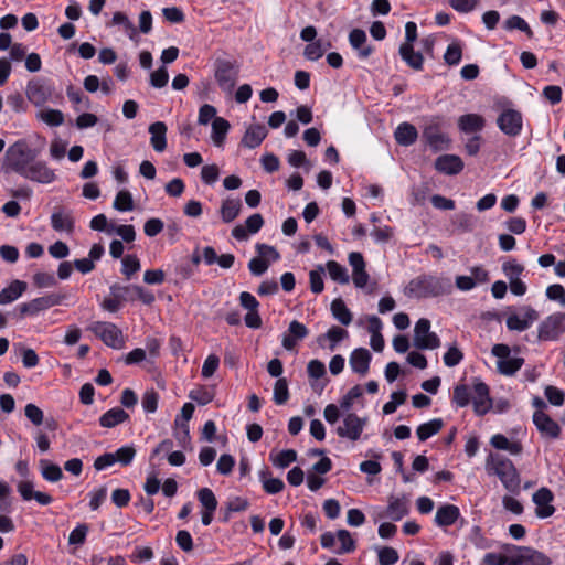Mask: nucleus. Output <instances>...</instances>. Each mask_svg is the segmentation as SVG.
<instances>
[{
    "label": "nucleus",
    "mask_w": 565,
    "mask_h": 565,
    "mask_svg": "<svg viewBox=\"0 0 565 565\" xmlns=\"http://www.w3.org/2000/svg\"><path fill=\"white\" fill-rule=\"evenodd\" d=\"M39 151L32 148L25 139H19L6 150L1 171L14 172L20 177L35 183H53L57 175L43 160H38Z\"/></svg>",
    "instance_id": "1"
},
{
    "label": "nucleus",
    "mask_w": 565,
    "mask_h": 565,
    "mask_svg": "<svg viewBox=\"0 0 565 565\" xmlns=\"http://www.w3.org/2000/svg\"><path fill=\"white\" fill-rule=\"evenodd\" d=\"M450 288L451 285L448 279L433 275H420L408 282L404 294L409 298H431L449 292Z\"/></svg>",
    "instance_id": "2"
},
{
    "label": "nucleus",
    "mask_w": 565,
    "mask_h": 565,
    "mask_svg": "<svg viewBox=\"0 0 565 565\" xmlns=\"http://www.w3.org/2000/svg\"><path fill=\"white\" fill-rule=\"evenodd\" d=\"M487 469L500 479L507 491L513 494L520 493V473L509 458L499 454H490L487 458Z\"/></svg>",
    "instance_id": "3"
},
{
    "label": "nucleus",
    "mask_w": 565,
    "mask_h": 565,
    "mask_svg": "<svg viewBox=\"0 0 565 565\" xmlns=\"http://www.w3.org/2000/svg\"><path fill=\"white\" fill-rule=\"evenodd\" d=\"M422 138L435 152L448 150L450 147V138L444 131V120L438 116L428 120L423 129Z\"/></svg>",
    "instance_id": "4"
},
{
    "label": "nucleus",
    "mask_w": 565,
    "mask_h": 565,
    "mask_svg": "<svg viewBox=\"0 0 565 565\" xmlns=\"http://www.w3.org/2000/svg\"><path fill=\"white\" fill-rule=\"evenodd\" d=\"M66 298L67 294L65 292H50L43 297H39L32 299L29 302L21 303L17 309L19 310L21 318L25 316H35L43 310L62 305Z\"/></svg>",
    "instance_id": "5"
},
{
    "label": "nucleus",
    "mask_w": 565,
    "mask_h": 565,
    "mask_svg": "<svg viewBox=\"0 0 565 565\" xmlns=\"http://www.w3.org/2000/svg\"><path fill=\"white\" fill-rule=\"evenodd\" d=\"M89 330L109 348L118 350L125 345L122 331L113 322L97 321Z\"/></svg>",
    "instance_id": "6"
},
{
    "label": "nucleus",
    "mask_w": 565,
    "mask_h": 565,
    "mask_svg": "<svg viewBox=\"0 0 565 565\" xmlns=\"http://www.w3.org/2000/svg\"><path fill=\"white\" fill-rule=\"evenodd\" d=\"M414 345L419 350H434L440 347V339L430 332V321L420 318L414 327Z\"/></svg>",
    "instance_id": "7"
},
{
    "label": "nucleus",
    "mask_w": 565,
    "mask_h": 565,
    "mask_svg": "<svg viewBox=\"0 0 565 565\" xmlns=\"http://www.w3.org/2000/svg\"><path fill=\"white\" fill-rule=\"evenodd\" d=\"M54 87L50 81L44 78H34L26 85V97L35 106H43L52 98Z\"/></svg>",
    "instance_id": "8"
},
{
    "label": "nucleus",
    "mask_w": 565,
    "mask_h": 565,
    "mask_svg": "<svg viewBox=\"0 0 565 565\" xmlns=\"http://www.w3.org/2000/svg\"><path fill=\"white\" fill-rule=\"evenodd\" d=\"M366 423V417H359L355 413H348L343 417V424L337 428V434L341 438L355 441L360 439Z\"/></svg>",
    "instance_id": "9"
},
{
    "label": "nucleus",
    "mask_w": 565,
    "mask_h": 565,
    "mask_svg": "<svg viewBox=\"0 0 565 565\" xmlns=\"http://www.w3.org/2000/svg\"><path fill=\"white\" fill-rule=\"evenodd\" d=\"M564 323V312H556L548 316L539 326V339L542 341L556 340L565 331Z\"/></svg>",
    "instance_id": "10"
},
{
    "label": "nucleus",
    "mask_w": 565,
    "mask_h": 565,
    "mask_svg": "<svg viewBox=\"0 0 565 565\" xmlns=\"http://www.w3.org/2000/svg\"><path fill=\"white\" fill-rule=\"evenodd\" d=\"M497 124L504 135L516 137L522 131V114L515 109H505L499 115Z\"/></svg>",
    "instance_id": "11"
},
{
    "label": "nucleus",
    "mask_w": 565,
    "mask_h": 565,
    "mask_svg": "<svg viewBox=\"0 0 565 565\" xmlns=\"http://www.w3.org/2000/svg\"><path fill=\"white\" fill-rule=\"evenodd\" d=\"M237 68L227 60H218L215 66V79L223 90H231L237 79Z\"/></svg>",
    "instance_id": "12"
},
{
    "label": "nucleus",
    "mask_w": 565,
    "mask_h": 565,
    "mask_svg": "<svg viewBox=\"0 0 565 565\" xmlns=\"http://www.w3.org/2000/svg\"><path fill=\"white\" fill-rule=\"evenodd\" d=\"M473 394L472 404L476 415H486L492 407L489 386L479 379H476L473 383Z\"/></svg>",
    "instance_id": "13"
},
{
    "label": "nucleus",
    "mask_w": 565,
    "mask_h": 565,
    "mask_svg": "<svg viewBox=\"0 0 565 565\" xmlns=\"http://www.w3.org/2000/svg\"><path fill=\"white\" fill-rule=\"evenodd\" d=\"M533 423L543 436L556 439L561 435V426L542 411L534 412Z\"/></svg>",
    "instance_id": "14"
},
{
    "label": "nucleus",
    "mask_w": 565,
    "mask_h": 565,
    "mask_svg": "<svg viewBox=\"0 0 565 565\" xmlns=\"http://www.w3.org/2000/svg\"><path fill=\"white\" fill-rule=\"evenodd\" d=\"M554 500L553 492L545 487L540 488L533 494V502L536 504L535 514L545 519L554 514L555 508L551 505V502Z\"/></svg>",
    "instance_id": "15"
},
{
    "label": "nucleus",
    "mask_w": 565,
    "mask_h": 565,
    "mask_svg": "<svg viewBox=\"0 0 565 565\" xmlns=\"http://www.w3.org/2000/svg\"><path fill=\"white\" fill-rule=\"evenodd\" d=\"M507 552L515 551L522 553L523 565H551V558L544 553L529 546L504 545Z\"/></svg>",
    "instance_id": "16"
},
{
    "label": "nucleus",
    "mask_w": 565,
    "mask_h": 565,
    "mask_svg": "<svg viewBox=\"0 0 565 565\" xmlns=\"http://www.w3.org/2000/svg\"><path fill=\"white\" fill-rule=\"evenodd\" d=\"M463 161L456 154H441L435 160V169L447 175H456L463 170Z\"/></svg>",
    "instance_id": "17"
},
{
    "label": "nucleus",
    "mask_w": 565,
    "mask_h": 565,
    "mask_svg": "<svg viewBox=\"0 0 565 565\" xmlns=\"http://www.w3.org/2000/svg\"><path fill=\"white\" fill-rule=\"evenodd\" d=\"M308 334L309 330L303 323L292 320L289 323L288 332L282 337L281 344L286 350L291 351L297 345V342L303 340Z\"/></svg>",
    "instance_id": "18"
},
{
    "label": "nucleus",
    "mask_w": 565,
    "mask_h": 565,
    "mask_svg": "<svg viewBox=\"0 0 565 565\" xmlns=\"http://www.w3.org/2000/svg\"><path fill=\"white\" fill-rule=\"evenodd\" d=\"M524 317L521 318L518 315L513 313L507 318V328L509 330L515 331H524L530 328V326L539 319V313L531 307L524 308Z\"/></svg>",
    "instance_id": "19"
},
{
    "label": "nucleus",
    "mask_w": 565,
    "mask_h": 565,
    "mask_svg": "<svg viewBox=\"0 0 565 565\" xmlns=\"http://www.w3.org/2000/svg\"><path fill=\"white\" fill-rule=\"evenodd\" d=\"M75 221L71 211L63 207H55L51 215V226L56 232L72 233L74 231Z\"/></svg>",
    "instance_id": "20"
},
{
    "label": "nucleus",
    "mask_w": 565,
    "mask_h": 565,
    "mask_svg": "<svg viewBox=\"0 0 565 565\" xmlns=\"http://www.w3.org/2000/svg\"><path fill=\"white\" fill-rule=\"evenodd\" d=\"M372 354L365 348L354 349L350 355V366L354 373L365 375L369 372Z\"/></svg>",
    "instance_id": "21"
},
{
    "label": "nucleus",
    "mask_w": 565,
    "mask_h": 565,
    "mask_svg": "<svg viewBox=\"0 0 565 565\" xmlns=\"http://www.w3.org/2000/svg\"><path fill=\"white\" fill-rule=\"evenodd\" d=\"M32 481H21L18 484V491L23 500H35L41 505H47L53 502V498L44 492L34 491Z\"/></svg>",
    "instance_id": "22"
},
{
    "label": "nucleus",
    "mask_w": 565,
    "mask_h": 565,
    "mask_svg": "<svg viewBox=\"0 0 565 565\" xmlns=\"http://www.w3.org/2000/svg\"><path fill=\"white\" fill-rule=\"evenodd\" d=\"M110 297H106L102 302V308L109 312H117L121 303L126 301L125 296L122 292H128V289L126 286H120L118 284H114L110 286Z\"/></svg>",
    "instance_id": "23"
},
{
    "label": "nucleus",
    "mask_w": 565,
    "mask_h": 565,
    "mask_svg": "<svg viewBox=\"0 0 565 565\" xmlns=\"http://www.w3.org/2000/svg\"><path fill=\"white\" fill-rule=\"evenodd\" d=\"M366 40V33L362 29H353L349 34V42L354 50L359 51L360 58H367L374 52V46L365 45Z\"/></svg>",
    "instance_id": "24"
},
{
    "label": "nucleus",
    "mask_w": 565,
    "mask_h": 565,
    "mask_svg": "<svg viewBox=\"0 0 565 565\" xmlns=\"http://www.w3.org/2000/svg\"><path fill=\"white\" fill-rule=\"evenodd\" d=\"M394 138L398 145L408 147L416 142L418 131L414 125L409 122H402L395 129Z\"/></svg>",
    "instance_id": "25"
},
{
    "label": "nucleus",
    "mask_w": 565,
    "mask_h": 565,
    "mask_svg": "<svg viewBox=\"0 0 565 565\" xmlns=\"http://www.w3.org/2000/svg\"><path fill=\"white\" fill-rule=\"evenodd\" d=\"M459 516L460 511L457 505L444 504L437 509L435 523L438 526H450L456 523Z\"/></svg>",
    "instance_id": "26"
},
{
    "label": "nucleus",
    "mask_w": 565,
    "mask_h": 565,
    "mask_svg": "<svg viewBox=\"0 0 565 565\" xmlns=\"http://www.w3.org/2000/svg\"><path fill=\"white\" fill-rule=\"evenodd\" d=\"M151 135L150 143L157 152H162L167 148V125L163 121H156L149 126Z\"/></svg>",
    "instance_id": "27"
},
{
    "label": "nucleus",
    "mask_w": 565,
    "mask_h": 565,
    "mask_svg": "<svg viewBox=\"0 0 565 565\" xmlns=\"http://www.w3.org/2000/svg\"><path fill=\"white\" fill-rule=\"evenodd\" d=\"M267 134L268 131L264 125H253L246 130L242 145L246 148L255 149L263 142Z\"/></svg>",
    "instance_id": "28"
},
{
    "label": "nucleus",
    "mask_w": 565,
    "mask_h": 565,
    "mask_svg": "<svg viewBox=\"0 0 565 565\" xmlns=\"http://www.w3.org/2000/svg\"><path fill=\"white\" fill-rule=\"evenodd\" d=\"M399 55L409 67L416 71L423 70L424 57L422 53L414 51V46L411 43H403L399 46Z\"/></svg>",
    "instance_id": "29"
},
{
    "label": "nucleus",
    "mask_w": 565,
    "mask_h": 565,
    "mask_svg": "<svg viewBox=\"0 0 565 565\" xmlns=\"http://www.w3.org/2000/svg\"><path fill=\"white\" fill-rule=\"evenodd\" d=\"M129 419V414L120 407H114L99 417V425L105 428H113Z\"/></svg>",
    "instance_id": "30"
},
{
    "label": "nucleus",
    "mask_w": 565,
    "mask_h": 565,
    "mask_svg": "<svg viewBox=\"0 0 565 565\" xmlns=\"http://www.w3.org/2000/svg\"><path fill=\"white\" fill-rule=\"evenodd\" d=\"M348 337V331L341 327L332 326L326 333L320 334L317 338V343L321 347H326V341L329 340V349L333 351L339 342Z\"/></svg>",
    "instance_id": "31"
},
{
    "label": "nucleus",
    "mask_w": 565,
    "mask_h": 565,
    "mask_svg": "<svg viewBox=\"0 0 565 565\" xmlns=\"http://www.w3.org/2000/svg\"><path fill=\"white\" fill-rule=\"evenodd\" d=\"M484 119L478 114H466L459 117L458 126L462 132H478L484 127Z\"/></svg>",
    "instance_id": "32"
},
{
    "label": "nucleus",
    "mask_w": 565,
    "mask_h": 565,
    "mask_svg": "<svg viewBox=\"0 0 565 565\" xmlns=\"http://www.w3.org/2000/svg\"><path fill=\"white\" fill-rule=\"evenodd\" d=\"M409 512L408 502L405 498L391 497L386 509V516L393 521H399Z\"/></svg>",
    "instance_id": "33"
},
{
    "label": "nucleus",
    "mask_w": 565,
    "mask_h": 565,
    "mask_svg": "<svg viewBox=\"0 0 565 565\" xmlns=\"http://www.w3.org/2000/svg\"><path fill=\"white\" fill-rule=\"evenodd\" d=\"M26 282L22 280H13L7 288L0 291V305H7L18 299L25 290Z\"/></svg>",
    "instance_id": "34"
},
{
    "label": "nucleus",
    "mask_w": 565,
    "mask_h": 565,
    "mask_svg": "<svg viewBox=\"0 0 565 565\" xmlns=\"http://www.w3.org/2000/svg\"><path fill=\"white\" fill-rule=\"evenodd\" d=\"M242 201L239 199H225L222 202L220 214L224 223L233 222L242 210Z\"/></svg>",
    "instance_id": "35"
},
{
    "label": "nucleus",
    "mask_w": 565,
    "mask_h": 565,
    "mask_svg": "<svg viewBox=\"0 0 565 565\" xmlns=\"http://www.w3.org/2000/svg\"><path fill=\"white\" fill-rule=\"evenodd\" d=\"M271 472L268 468H265L259 471V479L263 483V489L268 494H277L281 492L285 488V483L279 478H271Z\"/></svg>",
    "instance_id": "36"
},
{
    "label": "nucleus",
    "mask_w": 565,
    "mask_h": 565,
    "mask_svg": "<svg viewBox=\"0 0 565 565\" xmlns=\"http://www.w3.org/2000/svg\"><path fill=\"white\" fill-rule=\"evenodd\" d=\"M490 444L499 450H507L511 455H520L523 450L520 441H510L504 435L495 434L491 437Z\"/></svg>",
    "instance_id": "37"
},
{
    "label": "nucleus",
    "mask_w": 565,
    "mask_h": 565,
    "mask_svg": "<svg viewBox=\"0 0 565 565\" xmlns=\"http://www.w3.org/2000/svg\"><path fill=\"white\" fill-rule=\"evenodd\" d=\"M331 312L334 319H337L343 326H349L352 322V313L347 307L345 302L341 298H337L331 302Z\"/></svg>",
    "instance_id": "38"
},
{
    "label": "nucleus",
    "mask_w": 565,
    "mask_h": 565,
    "mask_svg": "<svg viewBox=\"0 0 565 565\" xmlns=\"http://www.w3.org/2000/svg\"><path fill=\"white\" fill-rule=\"evenodd\" d=\"M444 426L441 418H434L427 423H424L417 427L416 434L420 441H425L431 436L440 431Z\"/></svg>",
    "instance_id": "39"
},
{
    "label": "nucleus",
    "mask_w": 565,
    "mask_h": 565,
    "mask_svg": "<svg viewBox=\"0 0 565 565\" xmlns=\"http://www.w3.org/2000/svg\"><path fill=\"white\" fill-rule=\"evenodd\" d=\"M41 475L43 479L50 482H57L63 478V471L56 463L47 459L40 460Z\"/></svg>",
    "instance_id": "40"
},
{
    "label": "nucleus",
    "mask_w": 565,
    "mask_h": 565,
    "mask_svg": "<svg viewBox=\"0 0 565 565\" xmlns=\"http://www.w3.org/2000/svg\"><path fill=\"white\" fill-rule=\"evenodd\" d=\"M230 122L222 118L215 117L212 121V140L216 146H222L230 130Z\"/></svg>",
    "instance_id": "41"
},
{
    "label": "nucleus",
    "mask_w": 565,
    "mask_h": 565,
    "mask_svg": "<svg viewBox=\"0 0 565 565\" xmlns=\"http://www.w3.org/2000/svg\"><path fill=\"white\" fill-rule=\"evenodd\" d=\"M503 28L507 31L519 30V31L525 33V35L529 39H532L534 36V33H533L532 29L530 28L529 23L522 17L516 15V14L509 17L504 21Z\"/></svg>",
    "instance_id": "42"
},
{
    "label": "nucleus",
    "mask_w": 565,
    "mask_h": 565,
    "mask_svg": "<svg viewBox=\"0 0 565 565\" xmlns=\"http://www.w3.org/2000/svg\"><path fill=\"white\" fill-rule=\"evenodd\" d=\"M326 266L332 280L342 285L349 284L350 277L345 267L335 260H328Z\"/></svg>",
    "instance_id": "43"
},
{
    "label": "nucleus",
    "mask_w": 565,
    "mask_h": 565,
    "mask_svg": "<svg viewBox=\"0 0 565 565\" xmlns=\"http://www.w3.org/2000/svg\"><path fill=\"white\" fill-rule=\"evenodd\" d=\"M523 358H507L505 360L498 361V370L501 374L504 375H513L515 374L523 365Z\"/></svg>",
    "instance_id": "44"
},
{
    "label": "nucleus",
    "mask_w": 565,
    "mask_h": 565,
    "mask_svg": "<svg viewBox=\"0 0 565 565\" xmlns=\"http://www.w3.org/2000/svg\"><path fill=\"white\" fill-rule=\"evenodd\" d=\"M270 460L278 468H287L297 460V452L294 449H285L275 457L270 454Z\"/></svg>",
    "instance_id": "45"
},
{
    "label": "nucleus",
    "mask_w": 565,
    "mask_h": 565,
    "mask_svg": "<svg viewBox=\"0 0 565 565\" xmlns=\"http://www.w3.org/2000/svg\"><path fill=\"white\" fill-rule=\"evenodd\" d=\"M524 270V266L519 264L515 259H510L502 264V271L504 276L509 279V282L512 280L520 279Z\"/></svg>",
    "instance_id": "46"
},
{
    "label": "nucleus",
    "mask_w": 565,
    "mask_h": 565,
    "mask_svg": "<svg viewBox=\"0 0 565 565\" xmlns=\"http://www.w3.org/2000/svg\"><path fill=\"white\" fill-rule=\"evenodd\" d=\"M196 497L203 510H216L217 500L214 492L210 488H202L198 490Z\"/></svg>",
    "instance_id": "47"
},
{
    "label": "nucleus",
    "mask_w": 565,
    "mask_h": 565,
    "mask_svg": "<svg viewBox=\"0 0 565 565\" xmlns=\"http://www.w3.org/2000/svg\"><path fill=\"white\" fill-rule=\"evenodd\" d=\"M114 209L120 212H127L134 210V200L129 191H119L115 198Z\"/></svg>",
    "instance_id": "48"
},
{
    "label": "nucleus",
    "mask_w": 565,
    "mask_h": 565,
    "mask_svg": "<svg viewBox=\"0 0 565 565\" xmlns=\"http://www.w3.org/2000/svg\"><path fill=\"white\" fill-rule=\"evenodd\" d=\"M289 399V390L287 380L279 377L274 386V401L277 405H284Z\"/></svg>",
    "instance_id": "49"
},
{
    "label": "nucleus",
    "mask_w": 565,
    "mask_h": 565,
    "mask_svg": "<svg viewBox=\"0 0 565 565\" xmlns=\"http://www.w3.org/2000/svg\"><path fill=\"white\" fill-rule=\"evenodd\" d=\"M39 118L51 127H58L64 122V115L58 109H45L40 111Z\"/></svg>",
    "instance_id": "50"
},
{
    "label": "nucleus",
    "mask_w": 565,
    "mask_h": 565,
    "mask_svg": "<svg viewBox=\"0 0 565 565\" xmlns=\"http://www.w3.org/2000/svg\"><path fill=\"white\" fill-rule=\"evenodd\" d=\"M470 391L468 385L458 384L454 387L452 392V403H455L458 407H466L470 403Z\"/></svg>",
    "instance_id": "51"
},
{
    "label": "nucleus",
    "mask_w": 565,
    "mask_h": 565,
    "mask_svg": "<svg viewBox=\"0 0 565 565\" xmlns=\"http://www.w3.org/2000/svg\"><path fill=\"white\" fill-rule=\"evenodd\" d=\"M337 539L341 543L340 550L337 552L338 554L352 553L356 548V543L352 539L350 532L348 530H338Z\"/></svg>",
    "instance_id": "52"
},
{
    "label": "nucleus",
    "mask_w": 565,
    "mask_h": 565,
    "mask_svg": "<svg viewBox=\"0 0 565 565\" xmlns=\"http://www.w3.org/2000/svg\"><path fill=\"white\" fill-rule=\"evenodd\" d=\"M452 224L460 232H471L475 227V217L472 214L461 212L454 216Z\"/></svg>",
    "instance_id": "53"
},
{
    "label": "nucleus",
    "mask_w": 565,
    "mask_h": 565,
    "mask_svg": "<svg viewBox=\"0 0 565 565\" xmlns=\"http://www.w3.org/2000/svg\"><path fill=\"white\" fill-rule=\"evenodd\" d=\"M461 57H462L461 44L459 42H454V43L449 44L444 54L445 63L450 66H454V65L459 64V62L461 61Z\"/></svg>",
    "instance_id": "54"
},
{
    "label": "nucleus",
    "mask_w": 565,
    "mask_h": 565,
    "mask_svg": "<svg viewBox=\"0 0 565 565\" xmlns=\"http://www.w3.org/2000/svg\"><path fill=\"white\" fill-rule=\"evenodd\" d=\"M363 395V390L361 385H354L349 392L341 398L340 408L343 412H349L355 399L360 398Z\"/></svg>",
    "instance_id": "55"
},
{
    "label": "nucleus",
    "mask_w": 565,
    "mask_h": 565,
    "mask_svg": "<svg viewBox=\"0 0 565 565\" xmlns=\"http://www.w3.org/2000/svg\"><path fill=\"white\" fill-rule=\"evenodd\" d=\"M406 393L404 391L393 392L391 395V401L384 404L383 413L385 415H390L396 412L397 407L405 403Z\"/></svg>",
    "instance_id": "56"
},
{
    "label": "nucleus",
    "mask_w": 565,
    "mask_h": 565,
    "mask_svg": "<svg viewBox=\"0 0 565 565\" xmlns=\"http://www.w3.org/2000/svg\"><path fill=\"white\" fill-rule=\"evenodd\" d=\"M398 553L391 546H384L377 552V559L380 565H394L398 562Z\"/></svg>",
    "instance_id": "57"
},
{
    "label": "nucleus",
    "mask_w": 565,
    "mask_h": 565,
    "mask_svg": "<svg viewBox=\"0 0 565 565\" xmlns=\"http://www.w3.org/2000/svg\"><path fill=\"white\" fill-rule=\"evenodd\" d=\"M128 289V292H134L135 298L139 299L145 305H152L156 300L154 295L152 291L145 289L141 286L138 285H130L126 286Z\"/></svg>",
    "instance_id": "58"
},
{
    "label": "nucleus",
    "mask_w": 565,
    "mask_h": 565,
    "mask_svg": "<svg viewBox=\"0 0 565 565\" xmlns=\"http://www.w3.org/2000/svg\"><path fill=\"white\" fill-rule=\"evenodd\" d=\"M140 269V260L136 255H126L122 257L121 273L130 279V277Z\"/></svg>",
    "instance_id": "59"
},
{
    "label": "nucleus",
    "mask_w": 565,
    "mask_h": 565,
    "mask_svg": "<svg viewBox=\"0 0 565 565\" xmlns=\"http://www.w3.org/2000/svg\"><path fill=\"white\" fill-rule=\"evenodd\" d=\"M88 530H89V527H88L87 524H85V523L78 524L70 533L68 543L71 545H76V546L83 545L85 543V541H86V536H87Z\"/></svg>",
    "instance_id": "60"
},
{
    "label": "nucleus",
    "mask_w": 565,
    "mask_h": 565,
    "mask_svg": "<svg viewBox=\"0 0 565 565\" xmlns=\"http://www.w3.org/2000/svg\"><path fill=\"white\" fill-rule=\"evenodd\" d=\"M195 271L196 269L192 267L186 259L181 260L174 268V274L177 276L175 284L191 278Z\"/></svg>",
    "instance_id": "61"
},
{
    "label": "nucleus",
    "mask_w": 565,
    "mask_h": 565,
    "mask_svg": "<svg viewBox=\"0 0 565 565\" xmlns=\"http://www.w3.org/2000/svg\"><path fill=\"white\" fill-rule=\"evenodd\" d=\"M323 267L322 266H319L317 270H311L309 273V281H310V290L313 292V294H321L324 289V284H323V278H322V275H323Z\"/></svg>",
    "instance_id": "62"
},
{
    "label": "nucleus",
    "mask_w": 565,
    "mask_h": 565,
    "mask_svg": "<svg viewBox=\"0 0 565 565\" xmlns=\"http://www.w3.org/2000/svg\"><path fill=\"white\" fill-rule=\"evenodd\" d=\"M255 249L258 256L264 259H268L269 263L277 262L280 258L278 250L274 246L267 245L265 243H257Z\"/></svg>",
    "instance_id": "63"
},
{
    "label": "nucleus",
    "mask_w": 565,
    "mask_h": 565,
    "mask_svg": "<svg viewBox=\"0 0 565 565\" xmlns=\"http://www.w3.org/2000/svg\"><path fill=\"white\" fill-rule=\"evenodd\" d=\"M169 73L164 66L150 74V84L156 88H162L168 84Z\"/></svg>",
    "instance_id": "64"
}]
</instances>
